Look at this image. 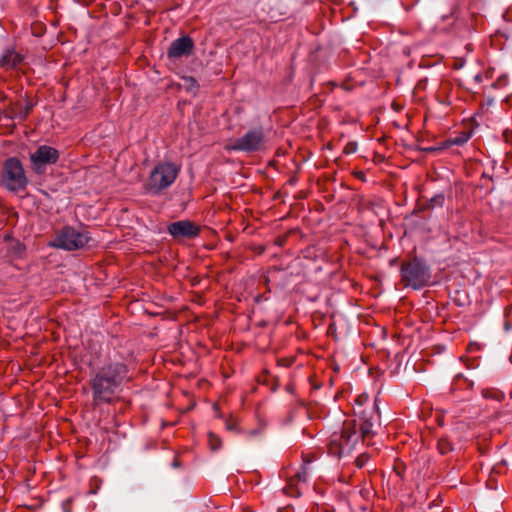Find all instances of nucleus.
I'll return each instance as SVG.
<instances>
[{"label":"nucleus","instance_id":"1","mask_svg":"<svg viewBox=\"0 0 512 512\" xmlns=\"http://www.w3.org/2000/svg\"><path fill=\"white\" fill-rule=\"evenodd\" d=\"M128 373L125 362L113 359L106 362L91 379L93 401L110 403L123 382L129 379Z\"/></svg>","mask_w":512,"mask_h":512},{"label":"nucleus","instance_id":"2","mask_svg":"<svg viewBox=\"0 0 512 512\" xmlns=\"http://www.w3.org/2000/svg\"><path fill=\"white\" fill-rule=\"evenodd\" d=\"M181 171V165L170 161H161L151 170L144 183L146 193L156 196L171 187Z\"/></svg>","mask_w":512,"mask_h":512},{"label":"nucleus","instance_id":"3","mask_svg":"<svg viewBox=\"0 0 512 512\" xmlns=\"http://www.w3.org/2000/svg\"><path fill=\"white\" fill-rule=\"evenodd\" d=\"M360 441V434L354 422H344L339 431L333 432L327 443L328 453L341 458L349 455Z\"/></svg>","mask_w":512,"mask_h":512},{"label":"nucleus","instance_id":"4","mask_svg":"<svg viewBox=\"0 0 512 512\" xmlns=\"http://www.w3.org/2000/svg\"><path fill=\"white\" fill-rule=\"evenodd\" d=\"M91 236L87 231H79L73 226H64L55 232L54 238L48 243L49 247L74 251L88 246Z\"/></svg>","mask_w":512,"mask_h":512},{"label":"nucleus","instance_id":"5","mask_svg":"<svg viewBox=\"0 0 512 512\" xmlns=\"http://www.w3.org/2000/svg\"><path fill=\"white\" fill-rule=\"evenodd\" d=\"M400 273L404 285L416 290L425 287L431 278L428 266L418 258L403 263Z\"/></svg>","mask_w":512,"mask_h":512},{"label":"nucleus","instance_id":"6","mask_svg":"<svg viewBox=\"0 0 512 512\" xmlns=\"http://www.w3.org/2000/svg\"><path fill=\"white\" fill-rule=\"evenodd\" d=\"M2 184L9 191L24 190L28 184L22 163L15 157L8 158L3 165Z\"/></svg>","mask_w":512,"mask_h":512},{"label":"nucleus","instance_id":"7","mask_svg":"<svg viewBox=\"0 0 512 512\" xmlns=\"http://www.w3.org/2000/svg\"><path fill=\"white\" fill-rule=\"evenodd\" d=\"M265 145L266 137L263 128L255 127L228 144L226 150L252 153L265 149Z\"/></svg>","mask_w":512,"mask_h":512},{"label":"nucleus","instance_id":"8","mask_svg":"<svg viewBox=\"0 0 512 512\" xmlns=\"http://www.w3.org/2000/svg\"><path fill=\"white\" fill-rule=\"evenodd\" d=\"M359 416V434L363 442L369 440L375 433L374 428L379 425V410L376 400L368 407L355 412Z\"/></svg>","mask_w":512,"mask_h":512},{"label":"nucleus","instance_id":"9","mask_svg":"<svg viewBox=\"0 0 512 512\" xmlns=\"http://www.w3.org/2000/svg\"><path fill=\"white\" fill-rule=\"evenodd\" d=\"M58 159V150L47 145L39 146L34 153L30 154L32 168L37 174L44 173L47 165L55 164Z\"/></svg>","mask_w":512,"mask_h":512},{"label":"nucleus","instance_id":"10","mask_svg":"<svg viewBox=\"0 0 512 512\" xmlns=\"http://www.w3.org/2000/svg\"><path fill=\"white\" fill-rule=\"evenodd\" d=\"M194 42L189 36H182L175 39L167 50V56L172 59H178L192 54Z\"/></svg>","mask_w":512,"mask_h":512},{"label":"nucleus","instance_id":"11","mask_svg":"<svg viewBox=\"0 0 512 512\" xmlns=\"http://www.w3.org/2000/svg\"><path fill=\"white\" fill-rule=\"evenodd\" d=\"M199 227L189 220H180L168 226L169 234L174 238H194L199 234Z\"/></svg>","mask_w":512,"mask_h":512},{"label":"nucleus","instance_id":"12","mask_svg":"<svg viewBox=\"0 0 512 512\" xmlns=\"http://www.w3.org/2000/svg\"><path fill=\"white\" fill-rule=\"evenodd\" d=\"M24 61V55L14 45L5 47L0 56V66L6 70L17 69Z\"/></svg>","mask_w":512,"mask_h":512},{"label":"nucleus","instance_id":"13","mask_svg":"<svg viewBox=\"0 0 512 512\" xmlns=\"http://www.w3.org/2000/svg\"><path fill=\"white\" fill-rule=\"evenodd\" d=\"M470 135L467 133H461L456 137L449 138L442 143L443 148H449L451 146H462L468 142Z\"/></svg>","mask_w":512,"mask_h":512},{"label":"nucleus","instance_id":"14","mask_svg":"<svg viewBox=\"0 0 512 512\" xmlns=\"http://www.w3.org/2000/svg\"><path fill=\"white\" fill-rule=\"evenodd\" d=\"M25 252V246L19 241H11L8 246V253L14 258H21Z\"/></svg>","mask_w":512,"mask_h":512},{"label":"nucleus","instance_id":"15","mask_svg":"<svg viewBox=\"0 0 512 512\" xmlns=\"http://www.w3.org/2000/svg\"><path fill=\"white\" fill-rule=\"evenodd\" d=\"M308 472L306 465L300 467L295 475L290 479V485H298L299 483H305L307 481Z\"/></svg>","mask_w":512,"mask_h":512},{"label":"nucleus","instance_id":"16","mask_svg":"<svg viewBox=\"0 0 512 512\" xmlns=\"http://www.w3.org/2000/svg\"><path fill=\"white\" fill-rule=\"evenodd\" d=\"M437 448L440 454L445 455L453 450V445L447 437H441L438 440Z\"/></svg>","mask_w":512,"mask_h":512},{"label":"nucleus","instance_id":"17","mask_svg":"<svg viewBox=\"0 0 512 512\" xmlns=\"http://www.w3.org/2000/svg\"><path fill=\"white\" fill-rule=\"evenodd\" d=\"M445 203V195L443 193H437L433 197L430 198L426 207L429 209H434L436 207H442Z\"/></svg>","mask_w":512,"mask_h":512},{"label":"nucleus","instance_id":"18","mask_svg":"<svg viewBox=\"0 0 512 512\" xmlns=\"http://www.w3.org/2000/svg\"><path fill=\"white\" fill-rule=\"evenodd\" d=\"M208 443H209L211 450H213V451L218 450L222 445L221 439L216 434H214L212 432L208 433Z\"/></svg>","mask_w":512,"mask_h":512},{"label":"nucleus","instance_id":"19","mask_svg":"<svg viewBox=\"0 0 512 512\" xmlns=\"http://www.w3.org/2000/svg\"><path fill=\"white\" fill-rule=\"evenodd\" d=\"M482 395L484 398H491V399H495L497 401H500L501 398L503 397V395L498 392V391H492V390H489V389H485L483 390L482 392Z\"/></svg>","mask_w":512,"mask_h":512},{"label":"nucleus","instance_id":"20","mask_svg":"<svg viewBox=\"0 0 512 512\" xmlns=\"http://www.w3.org/2000/svg\"><path fill=\"white\" fill-rule=\"evenodd\" d=\"M356 150H357V143L356 142H348L343 148V153L349 155V154L355 153Z\"/></svg>","mask_w":512,"mask_h":512},{"label":"nucleus","instance_id":"21","mask_svg":"<svg viewBox=\"0 0 512 512\" xmlns=\"http://www.w3.org/2000/svg\"><path fill=\"white\" fill-rule=\"evenodd\" d=\"M368 401V397L366 395H361L357 398L356 402L359 407L363 406L365 402Z\"/></svg>","mask_w":512,"mask_h":512},{"label":"nucleus","instance_id":"22","mask_svg":"<svg viewBox=\"0 0 512 512\" xmlns=\"http://www.w3.org/2000/svg\"><path fill=\"white\" fill-rule=\"evenodd\" d=\"M31 109H32V106L31 105H27L22 117L26 118L28 116V114L30 113Z\"/></svg>","mask_w":512,"mask_h":512}]
</instances>
